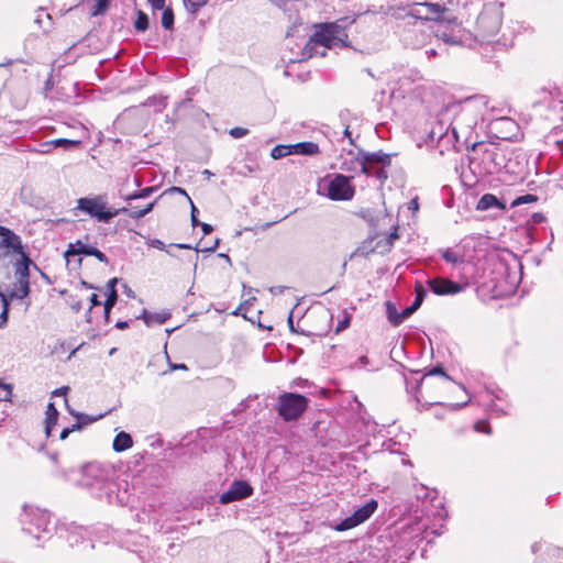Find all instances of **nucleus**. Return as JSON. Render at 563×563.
I'll return each mask as SVG.
<instances>
[{
  "mask_svg": "<svg viewBox=\"0 0 563 563\" xmlns=\"http://www.w3.org/2000/svg\"><path fill=\"white\" fill-rule=\"evenodd\" d=\"M21 261L15 264V276L16 280L30 282V265L32 264L31 258L23 251V254H19Z\"/></svg>",
  "mask_w": 563,
  "mask_h": 563,
  "instance_id": "obj_23",
  "label": "nucleus"
},
{
  "mask_svg": "<svg viewBox=\"0 0 563 563\" xmlns=\"http://www.w3.org/2000/svg\"><path fill=\"white\" fill-rule=\"evenodd\" d=\"M435 35L449 44L462 43V29L451 14L438 24Z\"/></svg>",
  "mask_w": 563,
  "mask_h": 563,
  "instance_id": "obj_15",
  "label": "nucleus"
},
{
  "mask_svg": "<svg viewBox=\"0 0 563 563\" xmlns=\"http://www.w3.org/2000/svg\"><path fill=\"white\" fill-rule=\"evenodd\" d=\"M410 7L409 4L405 5V4H389V5H382L380 9H379V12L382 13H385V14H389L391 15L393 18L395 19H400L401 18V14L400 12L402 11H406V9Z\"/></svg>",
  "mask_w": 563,
  "mask_h": 563,
  "instance_id": "obj_32",
  "label": "nucleus"
},
{
  "mask_svg": "<svg viewBox=\"0 0 563 563\" xmlns=\"http://www.w3.org/2000/svg\"><path fill=\"white\" fill-rule=\"evenodd\" d=\"M9 319V312H7V309H2L0 313V328H3L7 325Z\"/></svg>",
  "mask_w": 563,
  "mask_h": 563,
  "instance_id": "obj_60",
  "label": "nucleus"
},
{
  "mask_svg": "<svg viewBox=\"0 0 563 563\" xmlns=\"http://www.w3.org/2000/svg\"><path fill=\"white\" fill-rule=\"evenodd\" d=\"M253 495V487L245 481H234L230 488L220 496L223 505L242 500Z\"/></svg>",
  "mask_w": 563,
  "mask_h": 563,
  "instance_id": "obj_16",
  "label": "nucleus"
},
{
  "mask_svg": "<svg viewBox=\"0 0 563 563\" xmlns=\"http://www.w3.org/2000/svg\"><path fill=\"white\" fill-rule=\"evenodd\" d=\"M350 320L351 318L349 316H346L343 320H341L336 327V332H340V331H343L344 329H346L349 325H350Z\"/></svg>",
  "mask_w": 563,
  "mask_h": 563,
  "instance_id": "obj_57",
  "label": "nucleus"
},
{
  "mask_svg": "<svg viewBox=\"0 0 563 563\" xmlns=\"http://www.w3.org/2000/svg\"><path fill=\"white\" fill-rule=\"evenodd\" d=\"M0 250L7 253L23 254L24 246L21 238L11 229L0 225Z\"/></svg>",
  "mask_w": 563,
  "mask_h": 563,
  "instance_id": "obj_18",
  "label": "nucleus"
},
{
  "mask_svg": "<svg viewBox=\"0 0 563 563\" xmlns=\"http://www.w3.org/2000/svg\"><path fill=\"white\" fill-rule=\"evenodd\" d=\"M30 294V282L16 280L11 291L9 292L10 299H24Z\"/></svg>",
  "mask_w": 563,
  "mask_h": 563,
  "instance_id": "obj_29",
  "label": "nucleus"
},
{
  "mask_svg": "<svg viewBox=\"0 0 563 563\" xmlns=\"http://www.w3.org/2000/svg\"><path fill=\"white\" fill-rule=\"evenodd\" d=\"M453 129L451 125V119H445L444 108L438 113L437 119L432 122L431 129L428 133V140L431 143H437L439 151L443 154L450 148L461 151L462 145L459 139H453Z\"/></svg>",
  "mask_w": 563,
  "mask_h": 563,
  "instance_id": "obj_7",
  "label": "nucleus"
},
{
  "mask_svg": "<svg viewBox=\"0 0 563 563\" xmlns=\"http://www.w3.org/2000/svg\"><path fill=\"white\" fill-rule=\"evenodd\" d=\"M68 390H69V387H68V386H62V387H59V388L55 389V390L52 393V396H54V397H57V396H66Z\"/></svg>",
  "mask_w": 563,
  "mask_h": 563,
  "instance_id": "obj_58",
  "label": "nucleus"
},
{
  "mask_svg": "<svg viewBox=\"0 0 563 563\" xmlns=\"http://www.w3.org/2000/svg\"><path fill=\"white\" fill-rule=\"evenodd\" d=\"M65 405H66V408L68 410V412L76 417V418H84L85 421L81 423V422H76L74 424H71L69 428L70 432H74L75 430H80L84 428L85 424H88V423H92L99 419H101L104 415H99L97 417H90V416H87V415H81V413H78L76 411H74L73 409L69 408L68 406V400L65 398Z\"/></svg>",
  "mask_w": 563,
  "mask_h": 563,
  "instance_id": "obj_28",
  "label": "nucleus"
},
{
  "mask_svg": "<svg viewBox=\"0 0 563 563\" xmlns=\"http://www.w3.org/2000/svg\"><path fill=\"white\" fill-rule=\"evenodd\" d=\"M430 290L437 296L455 295L463 290V286L443 277H435L427 282Z\"/></svg>",
  "mask_w": 563,
  "mask_h": 563,
  "instance_id": "obj_19",
  "label": "nucleus"
},
{
  "mask_svg": "<svg viewBox=\"0 0 563 563\" xmlns=\"http://www.w3.org/2000/svg\"><path fill=\"white\" fill-rule=\"evenodd\" d=\"M147 1L151 3L153 10H161L165 5V0H147Z\"/></svg>",
  "mask_w": 563,
  "mask_h": 563,
  "instance_id": "obj_59",
  "label": "nucleus"
},
{
  "mask_svg": "<svg viewBox=\"0 0 563 563\" xmlns=\"http://www.w3.org/2000/svg\"><path fill=\"white\" fill-rule=\"evenodd\" d=\"M169 190L173 191V192H177V194L186 196V198L188 200L190 199V197L187 195V192L183 188H180V187H172Z\"/></svg>",
  "mask_w": 563,
  "mask_h": 563,
  "instance_id": "obj_63",
  "label": "nucleus"
},
{
  "mask_svg": "<svg viewBox=\"0 0 563 563\" xmlns=\"http://www.w3.org/2000/svg\"><path fill=\"white\" fill-rule=\"evenodd\" d=\"M435 375H440L443 379V384L449 387L453 384V380L451 379V377L444 372L443 367L441 366H435L431 369H429L420 379H418L416 382V384L413 386H409V384H407V390L408 393H411L413 394V397H415V400L417 402V410L421 411V410H427L429 409L432 405H439L443 408H448L450 410H453V411H456L463 407H465L470 401H471V397L468 396V393L467 390L464 388L463 385H460V388L465 393L466 395V399L463 400L462 402H456V404H443V402H440V401H433V402H426V404H422L421 400H420V397H419V390H420V385L423 383L424 378L427 376H435Z\"/></svg>",
  "mask_w": 563,
  "mask_h": 563,
  "instance_id": "obj_6",
  "label": "nucleus"
},
{
  "mask_svg": "<svg viewBox=\"0 0 563 563\" xmlns=\"http://www.w3.org/2000/svg\"><path fill=\"white\" fill-rule=\"evenodd\" d=\"M91 256H95L99 262L104 263V264H108V262H109L106 254L102 253L101 251H99L97 247L93 249V253Z\"/></svg>",
  "mask_w": 563,
  "mask_h": 563,
  "instance_id": "obj_54",
  "label": "nucleus"
},
{
  "mask_svg": "<svg viewBox=\"0 0 563 563\" xmlns=\"http://www.w3.org/2000/svg\"><path fill=\"white\" fill-rule=\"evenodd\" d=\"M51 15L48 13H45L42 9L38 11V14L35 18V23L42 27L44 31H47L51 26Z\"/></svg>",
  "mask_w": 563,
  "mask_h": 563,
  "instance_id": "obj_37",
  "label": "nucleus"
},
{
  "mask_svg": "<svg viewBox=\"0 0 563 563\" xmlns=\"http://www.w3.org/2000/svg\"><path fill=\"white\" fill-rule=\"evenodd\" d=\"M137 318L142 319L147 327H152L154 324L165 323L170 318V313L168 311L148 312L144 309L142 314Z\"/></svg>",
  "mask_w": 563,
  "mask_h": 563,
  "instance_id": "obj_24",
  "label": "nucleus"
},
{
  "mask_svg": "<svg viewBox=\"0 0 563 563\" xmlns=\"http://www.w3.org/2000/svg\"><path fill=\"white\" fill-rule=\"evenodd\" d=\"M506 208V205L500 201L495 195L493 194H485L483 195L476 206L477 210L486 211L490 209H498L504 210Z\"/></svg>",
  "mask_w": 563,
  "mask_h": 563,
  "instance_id": "obj_22",
  "label": "nucleus"
},
{
  "mask_svg": "<svg viewBox=\"0 0 563 563\" xmlns=\"http://www.w3.org/2000/svg\"><path fill=\"white\" fill-rule=\"evenodd\" d=\"M488 106V98L475 95L455 101L444 108L445 119H451L453 139H459L462 147H470L478 122Z\"/></svg>",
  "mask_w": 563,
  "mask_h": 563,
  "instance_id": "obj_1",
  "label": "nucleus"
},
{
  "mask_svg": "<svg viewBox=\"0 0 563 563\" xmlns=\"http://www.w3.org/2000/svg\"><path fill=\"white\" fill-rule=\"evenodd\" d=\"M133 445L131 434L125 431H120L113 440L112 448L115 452H123Z\"/></svg>",
  "mask_w": 563,
  "mask_h": 563,
  "instance_id": "obj_27",
  "label": "nucleus"
},
{
  "mask_svg": "<svg viewBox=\"0 0 563 563\" xmlns=\"http://www.w3.org/2000/svg\"><path fill=\"white\" fill-rule=\"evenodd\" d=\"M134 27L139 32H145L148 29V16L143 11H137V16L134 22Z\"/></svg>",
  "mask_w": 563,
  "mask_h": 563,
  "instance_id": "obj_35",
  "label": "nucleus"
},
{
  "mask_svg": "<svg viewBox=\"0 0 563 563\" xmlns=\"http://www.w3.org/2000/svg\"><path fill=\"white\" fill-rule=\"evenodd\" d=\"M420 307V299L419 298H415L413 302L405 308L402 311H401V316L402 318H405V320L407 318H409L418 308Z\"/></svg>",
  "mask_w": 563,
  "mask_h": 563,
  "instance_id": "obj_43",
  "label": "nucleus"
},
{
  "mask_svg": "<svg viewBox=\"0 0 563 563\" xmlns=\"http://www.w3.org/2000/svg\"><path fill=\"white\" fill-rule=\"evenodd\" d=\"M352 162H353V159H351L350 162L344 161L342 163L341 169L345 170V172H357V170H360V168H355V165Z\"/></svg>",
  "mask_w": 563,
  "mask_h": 563,
  "instance_id": "obj_55",
  "label": "nucleus"
},
{
  "mask_svg": "<svg viewBox=\"0 0 563 563\" xmlns=\"http://www.w3.org/2000/svg\"><path fill=\"white\" fill-rule=\"evenodd\" d=\"M487 395L488 400H485V405L487 406L490 415H495L497 417L508 415L510 404L506 399L507 395L503 390H487Z\"/></svg>",
  "mask_w": 563,
  "mask_h": 563,
  "instance_id": "obj_17",
  "label": "nucleus"
},
{
  "mask_svg": "<svg viewBox=\"0 0 563 563\" xmlns=\"http://www.w3.org/2000/svg\"><path fill=\"white\" fill-rule=\"evenodd\" d=\"M352 163L355 165V168H360L362 174L373 175L372 169L376 167V165L379 164L383 167L389 166L391 163V157L389 154H386L382 151L374 153L360 151Z\"/></svg>",
  "mask_w": 563,
  "mask_h": 563,
  "instance_id": "obj_13",
  "label": "nucleus"
},
{
  "mask_svg": "<svg viewBox=\"0 0 563 563\" xmlns=\"http://www.w3.org/2000/svg\"><path fill=\"white\" fill-rule=\"evenodd\" d=\"M490 128L496 131L500 130L501 128L512 130L516 128V123L514 120H511L509 118H499V119L494 120L490 123Z\"/></svg>",
  "mask_w": 563,
  "mask_h": 563,
  "instance_id": "obj_33",
  "label": "nucleus"
},
{
  "mask_svg": "<svg viewBox=\"0 0 563 563\" xmlns=\"http://www.w3.org/2000/svg\"><path fill=\"white\" fill-rule=\"evenodd\" d=\"M501 23V7L496 3L485 5L476 20V36L481 37L482 41H489L499 32Z\"/></svg>",
  "mask_w": 563,
  "mask_h": 563,
  "instance_id": "obj_8",
  "label": "nucleus"
},
{
  "mask_svg": "<svg viewBox=\"0 0 563 563\" xmlns=\"http://www.w3.org/2000/svg\"><path fill=\"white\" fill-rule=\"evenodd\" d=\"M20 522L22 531L37 542L49 540L55 530L49 512L37 507H24Z\"/></svg>",
  "mask_w": 563,
  "mask_h": 563,
  "instance_id": "obj_5",
  "label": "nucleus"
},
{
  "mask_svg": "<svg viewBox=\"0 0 563 563\" xmlns=\"http://www.w3.org/2000/svg\"><path fill=\"white\" fill-rule=\"evenodd\" d=\"M162 10H163L162 26L165 30H172L174 26V12H173L172 8L164 7Z\"/></svg>",
  "mask_w": 563,
  "mask_h": 563,
  "instance_id": "obj_34",
  "label": "nucleus"
},
{
  "mask_svg": "<svg viewBox=\"0 0 563 563\" xmlns=\"http://www.w3.org/2000/svg\"><path fill=\"white\" fill-rule=\"evenodd\" d=\"M126 211L124 213H128V216L131 218V219H141L143 217H145V212L142 208H139V207H131V208H125Z\"/></svg>",
  "mask_w": 563,
  "mask_h": 563,
  "instance_id": "obj_46",
  "label": "nucleus"
},
{
  "mask_svg": "<svg viewBox=\"0 0 563 563\" xmlns=\"http://www.w3.org/2000/svg\"><path fill=\"white\" fill-rule=\"evenodd\" d=\"M308 399L295 393H285L278 398V413L285 421L297 420L307 409Z\"/></svg>",
  "mask_w": 563,
  "mask_h": 563,
  "instance_id": "obj_10",
  "label": "nucleus"
},
{
  "mask_svg": "<svg viewBox=\"0 0 563 563\" xmlns=\"http://www.w3.org/2000/svg\"><path fill=\"white\" fill-rule=\"evenodd\" d=\"M93 1H95V5L92 7L91 15L97 16V15L103 14L108 10L111 0H93Z\"/></svg>",
  "mask_w": 563,
  "mask_h": 563,
  "instance_id": "obj_39",
  "label": "nucleus"
},
{
  "mask_svg": "<svg viewBox=\"0 0 563 563\" xmlns=\"http://www.w3.org/2000/svg\"><path fill=\"white\" fill-rule=\"evenodd\" d=\"M53 147H64L65 150H69L71 147H76L80 145V141L69 140V139H56L52 140Z\"/></svg>",
  "mask_w": 563,
  "mask_h": 563,
  "instance_id": "obj_38",
  "label": "nucleus"
},
{
  "mask_svg": "<svg viewBox=\"0 0 563 563\" xmlns=\"http://www.w3.org/2000/svg\"><path fill=\"white\" fill-rule=\"evenodd\" d=\"M90 300V308H89V311L87 312L86 314V318H87V321L90 322V311L93 307H97V306H100L101 302L100 300L98 299V296L96 294H92L89 298Z\"/></svg>",
  "mask_w": 563,
  "mask_h": 563,
  "instance_id": "obj_51",
  "label": "nucleus"
},
{
  "mask_svg": "<svg viewBox=\"0 0 563 563\" xmlns=\"http://www.w3.org/2000/svg\"><path fill=\"white\" fill-rule=\"evenodd\" d=\"M146 244L150 247H154V249H157V250H161V251H165L168 254H170V252L167 250V245L163 241H161L159 239H150L146 242Z\"/></svg>",
  "mask_w": 563,
  "mask_h": 563,
  "instance_id": "obj_47",
  "label": "nucleus"
},
{
  "mask_svg": "<svg viewBox=\"0 0 563 563\" xmlns=\"http://www.w3.org/2000/svg\"><path fill=\"white\" fill-rule=\"evenodd\" d=\"M45 415V434L49 438L53 428L57 424L59 412L53 402H48Z\"/></svg>",
  "mask_w": 563,
  "mask_h": 563,
  "instance_id": "obj_25",
  "label": "nucleus"
},
{
  "mask_svg": "<svg viewBox=\"0 0 563 563\" xmlns=\"http://www.w3.org/2000/svg\"><path fill=\"white\" fill-rule=\"evenodd\" d=\"M145 104L146 106H156L158 108V110H162L166 107L167 103H166L165 97L153 96L146 100Z\"/></svg>",
  "mask_w": 563,
  "mask_h": 563,
  "instance_id": "obj_41",
  "label": "nucleus"
},
{
  "mask_svg": "<svg viewBox=\"0 0 563 563\" xmlns=\"http://www.w3.org/2000/svg\"><path fill=\"white\" fill-rule=\"evenodd\" d=\"M95 246L88 245L81 241H77L76 243H70L68 250L65 252V256L68 260L69 256L74 255H88L91 256L93 253Z\"/></svg>",
  "mask_w": 563,
  "mask_h": 563,
  "instance_id": "obj_26",
  "label": "nucleus"
},
{
  "mask_svg": "<svg viewBox=\"0 0 563 563\" xmlns=\"http://www.w3.org/2000/svg\"><path fill=\"white\" fill-rule=\"evenodd\" d=\"M470 167L478 177L498 174L504 168L508 170L506 151L495 143L473 142Z\"/></svg>",
  "mask_w": 563,
  "mask_h": 563,
  "instance_id": "obj_4",
  "label": "nucleus"
},
{
  "mask_svg": "<svg viewBox=\"0 0 563 563\" xmlns=\"http://www.w3.org/2000/svg\"><path fill=\"white\" fill-rule=\"evenodd\" d=\"M474 429L477 432H484L486 434H490L492 433L490 427H489L488 422L485 421V420L477 421L475 423V426H474Z\"/></svg>",
  "mask_w": 563,
  "mask_h": 563,
  "instance_id": "obj_49",
  "label": "nucleus"
},
{
  "mask_svg": "<svg viewBox=\"0 0 563 563\" xmlns=\"http://www.w3.org/2000/svg\"><path fill=\"white\" fill-rule=\"evenodd\" d=\"M386 313L388 321L395 327L401 324L405 321L401 312H398L396 306L390 301L386 302Z\"/></svg>",
  "mask_w": 563,
  "mask_h": 563,
  "instance_id": "obj_30",
  "label": "nucleus"
},
{
  "mask_svg": "<svg viewBox=\"0 0 563 563\" xmlns=\"http://www.w3.org/2000/svg\"><path fill=\"white\" fill-rule=\"evenodd\" d=\"M372 173L373 175L372 176H375L376 178H378L379 180H385L387 179V173L386 170L382 167H374L372 169Z\"/></svg>",
  "mask_w": 563,
  "mask_h": 563,
  "instance_id": "obj_52",
  "label": "nucleus"
},
{
  "mask_svg": "<svg viewBox=\"0 0 563 563\" xmlns=\"http://www.w3.org/2000/svg\"><path fill=\"white\" fill-rule=\"evenodd\" d=\"M416 298H419L420 299V305L422 303L423 301V298L426 296V290L422 288V287H419L416 289Z\"/></svg>",
  "mask_w": 563,
  "mask_h": 563,
  "instance_id": "obj_62",
  "label": "nucleus"
},
{
  "mask_svg": "<svg viewBox=\"0 0 563 563\" xmlns=\"http://www.w3.org/2000/svg\"><path fill=\"white\" fill-rule=\"evenodd\" d=\"M249 133L247 129L244 128H233L230 130L229 134L234 139H240L245 136Z\"/></svg>",
  "mask_w": 563,
  "mask_h": 563,
  "instance_id": "obj_50",
  "label": "nucleus"
},
{
  "mask_svg": "<svg viewBox=\"0 0 563 563\" xmlns=\"http://www.w3.org/2000/svg\"><path fill=\"white\" fill-rule=\"evenodd\" d=\"M190 206H191V224L192 227H197L200 224L199 220L197 219L198 209L195 207L191 199H189Z\"/></svg>",
  "mask_w": 563,
  "mask_h": 563,
  "instance_id": "obj_53",
  "label": "nucleus"
},
{
  "mask_svg": "<svg viewBox=\"0 0 563 563\" xmlns=\"http://www.w3.org/2000/svg\"><path fill=\"white\" fill-rule=\"evenodd\" d=\"M290 155L314 156L319 154V145L314 142L306 141L296 144H289Z\"/></svg>",
  "mask_w": 563,
  "mask_h": 563,
  "instance_id": "obj_20",
  "label": "nucleus"
},
{
  "mask_svg": "<svg viewBox=\"0 0 563 563\" xmlns=\"http://www.w3.org/2000/svg\"><path fill=\"white\" fill-rule=\"evenodd\" d=\"M0 299H1V302H2V309H7V312H9V306H10V297H9V294L5 295L3 292L0 291Z\"/></svg>",
  "mask_w": 563,
  "mask_h": 563,
  "instance_id": "obj_56",
  "label": "nucleus"
},
{
  "mask_svg": "<svg viewBox=\"0 0 563 563\" xmlns=\"http://www.w3.org/2000/svg\"><path fill=\"white\" fill-rule=\"evenodd\" d=\"M537 196L534 195H531V194H528V195H523V196H520L518 197L514 202H512V206H519V205H523V203H530V202H534L537 201Z\"/></svg>",
  "mask_w": 563,
  "mask_h": 563,
  "instance_id": "obj_48",
  "label": "nucleus"
},
{
  "mask_svg": "<svg viewBox=\"0 0 563 563\" xmlns=\"http://www.w3.org/2000/svg\"><path fill=\"white\" fill-rule=\"evenodd\" d=\"M290 155L289 144H278L271 151V156L274 159H280Z\"/></svg>",
  "mask_w": 563,
  "mask_h": 563,
  "instance_id": "obj_36",
  "label": "nucleus"
},
{
  "mask_svg": "<svg viewBox=\"0 0 563 563\" xmlns=\"http://www.w3.org/2000/svg\"><path fill=\"white\" fill-rule=\"evenodd\" d=\"M77 209L84 213L95 218L99 222L108 223L111 219L125 212L126 209H109L107 208L106 196L84 197L77 200Z\"/></svg>",
  "mask_w": 563,
  "mask_h": 563,
  "instance_id": "obj_9",
  "label": "nucleus"
},
{
  "mask_svg": "<svg viewBox=\"0 0 563 563\" xmlns=\"http://www.w3.org/2000/svg\"><path fill=\"white\" fill-rule=\"evenodd\" d=\"M201 230L205 235L210 234L213 231V227L209 223H200Z\"/></svg>",
  "mask_w": 563,
  "mask_h": 563,
  "instance_id": "obj_61",
  "label": "nucleus"
},
{
  "mask_svg": "<svg viewBox=\"0 0 563 563\" xmlns=\"http://www.w3.org/2000/svg\"><path fill=\"white\" fill-rule=\"evenodd\" d=\"M0 388H2L5 391L4 395L0 398V400L10 401L12 398L13 386L0 379Z\"/></svg>",
  "mask_w": 563,
  "mask_h": 563,
  "instance_id": "obj_45",
  "label": "nucleus"
},
{
  "mask_svg": "<svg viewBox=\"0 0 563 563\" xmlns=\"http://www.w3.org/2000/svg\"><path fill=\"white\" fill-rule=\"evenodd\" d=\"M70 430L68 427L64 428L59 434V439L60 440H65L69 434H70Z\"/></svg>",
  "mask_w": 563,
  "mask_h": 563,
  "instance_id": "obj_64",
  "label": "nucleus"
},
{
  "mask_svg": "<svg viewBox=\"0 0 563 563\" xmlns=\"http://www.w3.org/2000/svg\"><path fill=\"white\" fill-rule=\"evenodd\" d=\"M209 0H184L186 9L195 14L200 8L205 7Z\"/></svg>",
  "mask_w": 563,
  "mask_h": 563,
  "instance_id": "obj_40",
  "label": "nucleus"
},
{
  "mask_svg": "<svg viewBox=\"0 0 563 563\" xmlns=\"http://www.w3.org/2000/svg\"><path fill=\"white\" fill-rule=\"evenodd\" d=\"M115 475L117 472L112 465L100 462H90L79 471L69 470L63 473L66 481L78 484L88 489L93 497L106 499L110 504L119 498Z\"/></svg>",
  "mask_w": 563,
  "mask_h": 563,
  "instance_id": "obj_2",
  "label": "nucleus"
},
{
  "mask_svg": "<svg viewBox=\"0 0 563 563\" xmlns=\"http://www.w3.org/2000/svg\"><path fill=\"white\" fill-rule=\"evenodd\" d=\"M407 15L426 21L434 20L440 23L450 14L449 10L439 3L421 2L415 3L412 8L407 12Z\"/></svg>",
  "mask_w": 563,
  "mask_h": 563,
  "instance_id": "obj_12",
  "label": "nucleus"
},
{
  "mask_svg": "<svg viewBox=\"0 0 563 563\" xmlns=\"http://www.w3.org/2000/svg\"><path fill=\"white\" fill-rule=\"evenodd\" d=\"M53 144L52 141L42 142L38 144V147L31 150L34 153L38 154H48L53 151Z\"/></svg>",
  "mask_w": 563,
  "mask_h": 563,
  "instance_id": "obj_44",
  "label": "nucleus"
},
{
  "mask_svg": "<svg viewBox=\"0 0 563 563\" xmlns=\"http://www.w3.org/2000/svg\"><path fill=\"white\" fill-rule=\"evenodd\" d=\"M442 258L453 265L457 266L464 263V257L460 253L453 251L452 249H444L440 251Z\"/></svg>",
  "mask_w": 563,
  "mask_h": 563,
  "instance_id": "obj_31",
  "label": "nucleus"
},
{
  "mask_svg": "<svg viewBox=\"0 0 563 563\" xmlns=\"http://www.w3.org/2000/svg\"><path fill=\"white\" fill-rule=\"evenodd\" d=\"M327 196L331 200H350L354 196V187L350 183V178L342 174H336L328 183Z\"/></svg>",
  "mask_w": 563,
  "mask_h": 563,
  "instance_id": "obj_14",
  "label": "nucleus"
},
{
  "mask_svg": "<svg viewBox=\"0 0 563 563\" xmlns=\"http://www.w3.org/2000/svg\"><path fill=\"white\" fill-rule=\"evenodd\" d=\"M354 21V19L349 21L344 18L335 22L317 24L314 33L303 48V54L308 57L325 56L328 48L346 47L349 45L346 24H352Z\"/></svg>",
  "mask_w": 563,
  "mask_h": 563,
  "instance_id": "obj_3",
  "label": "nucleus"
},
{
  "mask_svg": "<svg viewBox=\"0 0 563 563\" xmlns=\"http://www.w3.org/2000/svg\"><path fill=\"white\" fill-rule=\"evenodd\" d=\"M154 191V188L153 187H146V188H143L130 196L126 197V200H135V199H141V198H146L148 197L152 192Z\"/></svg>",
  "mask_w": 563,
  "mask_h": 563,
  "instance_id": "obj_42",
  "label": "nucleus"
},
{
  "mask_svg": "<svg viewBox=\"0 0 563 563\" xmlns=\"http://www.w3.org/2000/svg\"><path fill=\"white\" fill-rule=\"evenodd\" d=\"M117 283H118V278L114 277V278H111L107 285L108 294H107L106 302L103 303V313H104V319L107 322L109 321V318H110V311L114 307V305L117 303V300H118V292L115 289Z\"/></svg>",
  "mask_w": 563,
  "mask_h": 563,
  "instance_id": "obj_21",
  "label": "nucleus"
},
{
  "mask_svg": "<svg viewBox=\"0 0 563 563\" xmlns=\"http://www.w3.org/2000/svg\"><path fill=\"white\" fill-rule=\"evenodd\" d=\"M377 507L378 503L375 499H371L366 504L357 508L351 516L344 518L335 526H332V528L339 532L353 529L368 520L372 517V515L377 510Z\"/></svg>",
  "mask_w": 563,
  "mask_h": 563,
  "instance_id": "obj_11",
  "label": "nucleus"
}]
</instances>
